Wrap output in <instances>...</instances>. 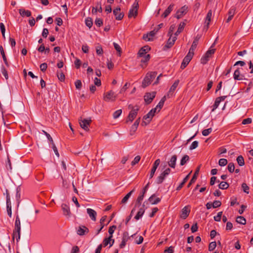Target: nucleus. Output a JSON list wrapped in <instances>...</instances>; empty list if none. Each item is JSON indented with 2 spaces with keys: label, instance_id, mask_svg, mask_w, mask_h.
Returning <instances> with one entry per match:
<instances>
[{
  "label": "nucleus",
  "instance_id": "f257e3e1",
  "mask_svg": "<svg viewBox=\"0 0 253 253\" xmlns=\"http://www.w3.org/2000/svg\"><path fill=\"white\" fill-rule=\"evenodd\" d=\"M157 75L156 72H150L146 74L142 83V86L143 88L148 86L151 83V82L155 79Z\"/></svg>",
  "mask_w": 253,
  "mask_h": 253
},
{
  "label": "nucleus",
  "instance_id": "f03ea898",
  "mask_svg": "<svg viewBox=\"0 0 253 253\" xmlns=\"http://www.w3.org/2000/svg\"><path fill=\"white\" fill-rule=\"evenodd\" d=\"M156 112V108H153L151 109L148 113H147L146 115H145L143 117V119L145 121H143L141 125L143 126H146L148 124H149L150 122V121L152 120V119L154 116Z\"/></svg>",
  "mask_w": 253,
  "mask_h": 253
},
{
  "label": "nucleus",
  "instance_id": "7ed1b4c3",
  "mask_svg": "<svg viewBox=\"0 0 253 253\" xmlns=\"http://www.w3.org/2000/svg\"><path fill=\"white\" fill-rule=\"evenodd\" d=\"M117 98V95H116L112 90H110L103 95V99L106 102H114Z\"/></svg>",
  "mask_w": 253,
  "mask_h": 253
},
{
  "label": "nucleus",
  "instance_id": "20e7f679",
  "mask_svg": "<svg viewBox=\"0 0 253 253\" xmlns=\"http://www.w3.org/2000/svg\"><path fill=\"white\" fill-rule=\"evenodd\" d=\"M139 110L138 106H136V108H133L129 113L126 119V123L132 122L136 118L138 111Z\"/></svg>",
  "mask_w": 253,
  "mask_h": 253
},
{
  "label": "nucleus",
  "instance_id": "39448f33",
  "mask_svg": "<svg viewBox=\"0 0 253 253\" xmlns=\"http://www.w3.org/2000/svg\"><path fill=\"white\" fill-rule=\"evenodd\" d=\"M215 49H211V48L209 49L205 55L203 56L201 59V63L203 64H206L209 60L210 58L214 53Z\"/></svg>",
  "mask_w": 253,
  "mask_h": 253
},
{
  "label": "nucleus",
  "instance_id": "423d86ee",
  "mask_svg": "<svg viewBox=\"0 0 253 253\" xmlns=\"http://www.w3.org/2000/svg\"><path fill=\"white\" fill-rule=\"evenodd\" d=\"M139 6L138 2H134L132 6V8L130 9L128 12V16L129 18L132 17H136L138 13V8Z\"/></svg>",
  "mask_w": 253,
  "mask_h": 253
},
{
  "label": "nucleus",
  "instance_id": "0eeeda50",
  "mask_svg": "<svg viewBox=\"0 0 253 253\" xmlns=\"http://www.w3.org/2000/svg\"><path fill=\"white\" fill-rule=\"evenodd\" d=\"M194 55V53H191V52L188 53L187 55L184 58L182 62L181 65V68L182 69H184L187 65L189 64L192 58H193Z\"/></svg>",
  "mask_w": 253,
  "mask_h": 253
},
{
  "label": "nucleus",
  "instance_id": "6e6552de",
  "mask_svg": "<svg viewBox=\"0 0 253 253\" xmlns=\"http://www.w3.org/2000/svg\"><path fill=\"white\" fill-rule=\"evenodd\" d=\"M156 92L155 91H153L151 92L146 93L144 96V99L145 102L147 104H149L152 102L153 99L155 98L156 96Z\"/></svg>",
  "mask_w": 253,
  "mask_h": 253
},
{
  "label": "nucleus",
  "instance_id": "1a4fd4ad",
  "mask_svg": "<svg viewBox=\"0 0 253 253\" xmlns=\"http://www.w3.org/2000/svg\"><path fill=\"white\" fill-rule=\"evenodd\" d=\"M187 11L188 7L186 5H184L177 11L175 17L177 19H179L186 14Z\"/></svg>",
  "mask_w": 253,
  "mask_h": 253
},
{
  "label": "nucleus",
  "instance_id": "9d476101",
  "mask_svg": "<svg viewBox=\"0 0 253 253\" xmlns=\"http://www.w3.org/2000/svg\"><path fill=\"white\" fill-rule=\"evenodd\" d=\"M91 120L84 119L80 121V125L81 127L86 131L89 130L88 126L91 123Z\"/></svg>",
  "mask_w": 253,
  "mask_h": 253
},
{
  "label": "nucleus",
  "instance_id": "9b49d317",
  "mask_svg": "<svg viewBox=\"0 0 253 253\" xmlns=\"http://www.w3.org/2000/svg\"><path fill=\"white\" fill-rule=\"evenodd\" d=\"M190 212V209L189 206H185L181 210L180 217L185 219H186Z\"/></svg>",
  "mask_w": 253,
  "mask_h": 253
},
{
  "label": "nucleus",
  "instance_id": "f8f14e48",
  "mask_svg": "<svg viewBox=\"0 0 253 253\" xmlns=\"http://www.w3.org/2000/svg\"><path fill=\"white\" fill-rule=\"evenodd\" d=\"M130 237L129 236L128 233L127 232H125L123 234L122 241L120 245V248H123L126 245V243L129 239Z\"/></svg>",
  "mask_w": 253,
  "mask_h": 253
},
{
  "label": "nucleus",
  "instance_id": "ddd939ff",
  "mask_svg": "<svg viewBox=\"0 0 253 253\" xmlns=\"http://www.w3.org/2000/svg\"><path fill=\"white\" fill-rule=\"evenodd\" d=\"M160 160L159 159H157L154 162V163L153 165V167L151 170V172L150 173V175H149L150 178H152L153 177V176L155 174V172L158 167L160 165Z\"/></svg>",
  "mask_w": 253,
  "mask_h": 253
},
{
  "label": "nucleus",
  "instance_id": "4468645a",
  "mask_svg": "<svg viewBox=\"0 0 253 253\" xmlns=\"http://www.w3.org/2000/svg\"><path fill=\"white\" fill-rule=\"evenodd\" d=\"M200 39V37L197 35L194 39V41L192 44V45L189 49V52L194 54V50L196 48L199 41Z\"/></svg>",
  "mask_w": 253,
  "mask_h": 253
},
{
  "label": "nucleus",
  "instance_id": "2eb2a0df",
  "mask_svg": "<svg viewBox=\"0 0 253 253\" xmlns=\"http://www.w3.org/2000/svg\"><path fill=\"white\" fill-rule=\"evenodd\" d=\"M120 10L121 8L120 7H117L113 10V13L116 17V20H121L124 16V13L120 12Z\"/></svg>",
  "mask_w": 253,
  "mask_h": 253
},
{
  "label": "nucleus",
  "instance_id": "dca6fc26",
  "mask_svg": "<svg viewBox=\"0 0 253 253\" xmlns=\"http://www.w3.org/2000/svg\"><path fill=\"white\" fill-rule=\"evenodd\" d=\"M13 232H21V222L19 216L17 215L14 223V228Z\"/></svg>",
  "mask_w": 253,
  "mask_h": 253
},
{
  "label": "nucleus",
  "instance_id": "f3484780",
  "mask_svg": "<svg viewBox=\"0 0 253 253\" xmlns=\"http://www.w3.org/2000/svg\"><path fill=\"white\" fill-rule=\"evenodd\" d=\"M89 232L88 229L85 226H80L77 231V234L80 236H83Z\"/></svg>",
  "mask_w": 253,
  "mask_h": 253
},
{
  "label": "nucleus",
  "instance_id": "a211bd4d",
  "mask_svg": "<svg viewBox=\"0 0 253 253\" xmlns=\"http://www.w3.org/2000/svg\"><path fill=\"white\" fill-rule=\"evenodd\" d=\"M169 38L168 39L167 44L165 45L164 48H170L171 47L174 43L177 38L176 36L170 37L169 36Z\"/></svg>",
  "mask_w": 253,
  "mask_h": 253
},
{
  "label": "nucleus",
  "instance_id": "6ab92c4d",
  "mask_svg": "<svg viewBox=\"0 0 253 253\" xmlns=\"http://www.w3.org/2000/svg\"><path fill=\"white\" fill-rule=\"evenodd\" d=\"M86 211L91 220L94 221H96L97 215L96 212L94 210L90 208L87 209Z\"/></svg>",
  "mask_w": 253,
  "mask_h": 253
},
{
  "label": "nucleus",
  "instance_id": "aec40b11",
  "mask_svg": "<svg viewBox=\"0 0 253 253\" xmlns=\"http://www.w3.org/2000/svg\"><path fill=\"white\" fill-rule=\"evenodd\" d=\"M150 48L148 46L142 47L138 52V56H143L147 55V53L150 50Z\"/></svg>",
  "mask_w": 253,
  "mask_h": 253
},
{
  "label": "nucleus",
  "instance_id": "412c9836",
  "mask_svg": "<svg viewBox=\"0 0 253 253\" xmlns=\"http://www.w3.org/2000/svg\"><path fill=\"white\" fill-rule=\"evenodd\" d=\"M61 208L64 215L69 216L71 214V211L69 207L65 204H62L61 205Z\"/></svg>",
  "mask_w": 253,
  "mask_h": 253
},
{
  "label": "nucleus",
  "instance_id": "4be33fe9",
  "mask_svg": "<svg viewBox=\"0 0 253 253\" xmlns=\"http://www.w3.org/2000/svg\"><path fill=\"white\" fill-rule=\"evenodd\" d=\"M174 7V4H170L169 7L165 10L164 12L162 15V17L164 18L167 17L171 12V11L173 10Z\"/></svg>",
  "mask_w": 253,
  "mask_h": 253
},
{
  "label": "nucleus",
  "instance_id": "5701e85b",
  "mask_svg": "<svg viewBox=\"0 0 253 253\" xmlns=\"http://www.w3.org/2000/svg\"><path fill=\"white\" fill-rule=\"evenodd\" d=\"M200 167L197 168V169L196 170L194 175L192 176V178L190 180L189 183L187 185V187L189 188L190 187V186L195 182L197 178V175L198 174L199 171Z\"/></svg>",
  "mask_w": 253,
  "mask_h": 253
},
{
  "label": "nucleus",
  "instance_id": "b1692460",
  "mask_svg": "<svg viewBox=\"0 0 253 253\" xmlns=\"http://www.w3.org/2000/svg\"><path fill=\"white\" fill-rule=\"evenodd\" d=\"M177 160V156L175 155H173L170 158L169 161L168 162L169 166L171 168H175L176 162Z\"/></svg>",
  "mask_w": 253,
  "mask_h": 253
},
{
  "label": "nucleus",
  "instance_id": "393cba45",
  "mask_svg": "<svg viewBox=\"0 0 253 253\" xmlns=\"http://www.w3.org/2000/svg\"><path fill=\"white\" fill-rule=\"evenodd\" d=\"M155 196H156L155 194H153L148 199V201L152 205L157 204L161 201V199L160 198H156L155 199H154V198L155 197Z\"/></svg>",
  "mask_w": 253,
  "mask_h": 253
},
{
  "label": "nucleus",
  "instance_id": "a878e982",
  "mask_svg": "<svg viewBox=\"0 0 253 253\" xmlns=\"http://www.w3.org/2000/svg\"><path fill=\"white\" fill-rule=\"evenodd\" d=\"M233 77L235 80H242L243 79V76L241 75L239 69L236 70L234 73Z\"/></svg>",
  "mask_w": 253,
  "mask_h": 253
},
{
  "label": "nucleus",
  "instance_id": "bb28decb",
  "mask_svg": "<svg viewBox=\"0 0 253 253\" xmlns=\"http://www.w3.org/2000/svg\"><path fill=\"white\" fill-rule=\"evenodd\" d=\"M144 206H145L144 204H143L142 205V207L141 208L139 209V211L137 212L136 215L134 217V218L136 220H138L140 218H141L143 216V215L145 212V210L143 208L144 207Z\"/></svg>",
  "mask_w": 253,
  "mask_h": 253
},
{
  "label": "nucleus",
  "instance_id": "cd10ccee",
  "mask_svg": "<svg viewBox=\"0 0 253 253\" xmlns=\"http://www.w3.org/2000/svg\"><path fill=\"white\" fill-rule=\"evenodd\" d=\"M168 175L166 174L164 172H163L161 173V174L157 177L156 180V182L157 184H159L162 183L164 179H165V177Z\"/></svg>",
  "mask_w": 253,
  "mask_h": 253
},
{
  "label": "nucleus",
  "instance_id": "c85d7f7f",
  "mask_svg": "<svg viewBox=\"0 0 253 253\" xmlns=\"http://www.w3.org/2000/svg\"><path fill=\"white\" fill-rule=\"evenodd\" d=\"M166 100V96H164L161 99L160 101L158 103V104L156 106V107L155 108H156V110L158 109V112L160 111V110L162 109L163 106H164V103L165 101Z\"/></svg>",
  "mask_w": 253,
  "mask_h": 253
},
{
  "label": "nucleus",
  "instance_id": "c756f323",
  "mask_svg": "<svg viewBox=\"0 0 253 253\" xmlns=\"http://www.w3.org/2000/svg\"><path fill=\"white\" fill-rule=\"evenodd\" d=\"M185 26V23L184 22H181L177 30L174 34V36H177L184 29V28Z\"/></svg>",
  "mask_w": 253,
  "mask_h": 253
},
{
  "label": "nucleus",
  "instance_id": "7c9ffc66",
  "mask_svg": "<svg viewBox=\"0 0 253 253\" xmlns=\"http://www.w3.org/2000/svg\"><path fill=\"white\" fill-rule=\"evenodd\" d=\"M98 11L99 12H102V8L101 7V4L100 2H98L97 3V6L96 7H93L92 9V12L93 14L96 13Z\"/></svg>",
  "mask_w": 253,
  "mask_h": 253
},
{
  "label": "nucleus",
  "instance_id": "2f4dec72",
  "mask_svg": "<svg viewBox=\"0 0 253 253\" xmlns=\"http://www.w3.org/2000/svg\"><path fill=\"white\" fill-rule=\"evenodd\" d=\"M192 172V171L183 179L182 182L179 185V186L176 188V190H180L183 185L185 184V183L187 181L189 178V175Z\"/></svg>",
  "mask_w": 253,
  "mask_h": 253
},
{
  "label": "nucleus",
  "instance_id": "473e14b6",
  "mask_svg": "<svg viewBox=\"0 0 253 253\" xmlns=\"http://www.w3.org/2000/svg\"><path fill=\"white\" fill-rule=\"evenodd\" d=\"M134 189H133V190H132L131 191H130L129 193H128L123 198V199L122 200V201H121V203L122 204H126L128 199L130 198V197L131 196V195H132V194L134 192Z\"/></svg>",
  "mask_w": 253,
  "mask_h": 253
},
{
  "label": "nucleus",
  "instance_id": "72a5a7b5",
  "mask_svg": "<svg viewBox=\"0 0 253 253\" xmlns=\"http://www.w3.org/2000/svg\"><path fill=\"white\" fill-rule=\"evenodd\" d=\"M0 51L5 64L6 66L8 67L9 64L8 63L6 56L5 55L3 48L2 46H0Z\"/></svg>",
  "mask_w": 253,
  "mask_h": 253
},
{
  "label": "nucleus",
  "instance_id": "f704fd0d",
  "mask_svg": "<svg viewBox=\"0 0 253 253\" xmlns=\"http://www.w3.org/2000/svg\"><path fill=\"white\" fill-rule=\"evenodd\" d=\"M19 13L22 16H26L27 17H30L31 15V12L29 10H26L23 9H19Z\"/></svg>",
  "mask_w": 253,
  "mask_h": 253
},
{
  "label": "nucleus",
  "instance_id": "c9c22d12",
  "mask_svg": "<svg viewBox=\"0 0 253 253\" xmlns=\"http://www.w3.org/2000/svg\"><path fill=\"white\" fill-rule=\"evenodd\" d=\"M7 202H6V209L7 214L10 217H11L12 215V210H11V202L9 201V199L7 198Z\"/></svg>",
  "mask_w": 253,
  "mask_h": 253
},
{
  "label": "nucleus",
  "instance_id": "e433bc0d",
  "mask_svg": "<svg viewBox=\"0 0 253 253\" xmlns=\"http://www.w3.org/2000/svg\"><path fill=\"white\" fill-rule=\"evenodd\" d=\"M211 16H212V10H210L207 13V15L206 18V21H205V23H207V28H208L210 22L211 20Z\"/></svg>",
  "mask_w": 253,
  "mask_h": 253
},
{
  "label": "nucleus",
  "instance_id": "4c0bfd02",
  "mask_svg": "<svg viewBox=\"0 0 253 253\" xmlns=\"http://www.w3.org/2000/svg\"><path fill=\"white\" fill-rule=\"evenodd\" d=\"M138 57L141 58L140 62L141 63H147L150 58V54H147L146 55H143V56H138Z\"/></svg>",
  "mask_w": 253,
  "mask_h": 253
},
{
  "label": "nucleus",
  "instance_id": "58836bf2",
  "mask_svg": "<svg viewBox=\"0 0 253 253\" xmlns=\"http://www.w3.org/2000/svg\"><path fill=\"white\" fill-rule=\"evenodd\" d=\"M235 14V9L234 8L231 9L228 11V17L226 20V22L228 23L233 18Z\"/></svg>",
  "mask_w": 253,
  "mask_h": 253
},
{
  "label": "nucleus",
  "instance_id": "ea45409f",
  "mask_svg": "<svg viewBox=\"0 0 253 253\" xmlns=\"http://www.w3.org/2000/svg\"><path fill=\"white\" fill-rule=\"evenodd\" d=\"M139 125H137V124L134 123L132 126H131V128L130 129V132H129V133H130V135H133L135 131H136L137 129V127Z\"/></svg>",
  "mask_w": 253,
  "mask_h": 253
},
{
  "label": "nucleus",
  "instance_id": "a19ab883",
  "mask_svg": "<svg viewBox=\"0 0 253 253\" xmlns=\"http://www.w3.org/2000/svg\"><path fill=\"white\" fill-rule=\"evenodd\" d=\"M236 221L238 223H240L242 225H245L246 223V219L243 216H239L237 217Z\"/></svg>",
  "mask_w": 253,
  "mask_h": 253
},
{
  "label": "nucleus",
  "instance_id": "79ce46f5",
  "mask_svg": "<svg viewBox=\"0 0 253 253\" xmlns=\"http://www.w3.org/2000/svg\"><path fill=\"white\" fill-rule=\"evenodd\" d=\"M21 232H13L12 233V240L14 241L15 238H16L17 242H18L20 239Z\"/></svg>",
  "mask_w": 253,
  "mask_h": 253
},
{
  "label": "nucleus",
  "instance_id": "37998d69",
  "mask_svg": "<svg viewBox=\"0 0 253 253\" xmlns=\"http://www.w3.org/2000/svg\"><path fill=\"white\" fill-rule=\"evenodd\" d=\"M237 162L238 163V164L240 166H243L244 165H245V161H244V158L242 156L240 155V156H239L237 158Z\"/></svg>",
  "mask_w": 253,
  "mask_h": 253
},
{
  "label": "nucleus",
  "instance_id": "c03bdc74",
  "mask_svg": "<svg viewBox=\"0 0 253 253\" xmlns=\"http://www.w3.org/2000/svg\"><path fill=\"white\" fill-rule=\"evenodd\" d=\"M229 184L226 182L222 181L218 185V187L221 189H227L229 187Z\"/></svg>",
  "mask_w": 253,
  "mask_h": 253
},
{
  "label": "nucleus",
  "instance_id": "a18cd8bd",
  "mask_svg": "<svg viewBox=\"0 0 253 253\" xmlns=\"http://www.w3.org/2000/svg\"><path fill=\"white\" fill-rule=\"evenodd\" d=\"M179 84V80H176L174 83L171 86L169 92L170 93L171 92H173L176 87H177Z\"/></svg>",
  "mask_w": 253,
  "mask_h": 253
},
{
  "label": "nucleus",
  "instance_id": "49530a36",
  "mask_svg": "<svg viewBox=\"0 0 253 253\" xmlns=\"http://www.w3.org/2000/svg\"><path fill=\"white\" fill-rule=\"evenodd\" d=\"M112 237L113 236H110L108 238H105L104 239L103 241V245L104 247H106L108 244L110 245Z\"/></svg>",
  "mask_w": 253,
  "mask_h": 253
},
{
  "label": "nucleus",
  "instance_id": "de8ad7c7",
  "mask_svg": "<svg viewBox=\"0 0 253 253\" xmlns=\"http://www.w3.org/2000/svg\"><path fill=\"white\" fill-rule=\"evenodd\" d=\"M189 160V157L188 155H185L181 159L180 161V165H184L186 162Z\"/></svg>",
  "mask_w": 253,
  "mask_h": 253
},
{
  "label": "nucleus",
  "instance_id": "09e8293b",
  "mask_svg": "<svg viewBox=\"0 0 253 253\" xmlns=\"http://www.w3.org/2000/svg\"><path fill=\"white\" fill-rule=\"evenodd\" d=\"M57 76L58 79L60 81H61V82L64 81L65 75L62 72L57 71Z\"/></svg>",
  "mask_w": 253,
  "mask_h": 253
},
{
  "label": "nucleus",
  "instance_id": "8fccbe9b",
  "mask_svg": "<svg viewBox=\"0 0 253 253\" xmlns=\"http://www.w3.org/2000/svg\"><path fill=\"white\" fill-rule=\"evenodd\" d=\"M228 163L227 160L226 159L222 158L219 159L218 164L221 167L226 166Z\"/></svg>",
  "mask_w": 253,
  "mask_h": 253
},
{
  "label": "nucleus",
  "instance_id": "3c124183",
  "mask_svg": "<svg viewBox=\"0 0 253 253\" xmlns=\"http://www.w3.org/2000/svg\"><path fill=\"white\" fill-rule=\"evenodd\" d=\"M227 169H228V171L230 172H231V173L233 172L235 170V166H234V163H229V164L228 165Z\"/></svg>",
  "mask_w": 253,
  "mask_h": 253
},
{
  "label": "nucleus",
  "instance_id": "603ef678",
  "mask_svg": "<svg viewBox=\"0 0 253 253\" xmlns=\"http://www.w3.org/2000/svg\"><path fill=\"white\" fill-rule=\"evenodd\" d=\"M85 24L86 26L90 28L92 26V21L91 18L88 17L85 19Z\"/></svg>",
  "mask_w": 253,
  "mask_h": 253
},
{
  "label": "nucleus",
  "instance_id": "864d4df0",
  "mask_svg": "<svg viewBox=\"0 0 253 253\" xmlns=\"http://www.w3.org/2000/svg\"><path fill=\"white\" fill-rule=\"evenodd\" d=\"M216 247V243L215 241L212 242L210 243L209 246V251H212Z\"/></svg>",
  "mask_w": 253,
  "mask_h": 253
},
{
  "label": "nucleus",
  "instance_id": "5fc2aeb1",
  "mask_svg": "<svg viewBox=\"0 0 253 253\" xmlns=\"http://www.w3.org/2000/svg\"><path fill=\"white\" fill-rule=\"evenodd\" d=\"M0 29L1 32V34L2 36V37L5 39V28L4 25L3 23H0Z\"/></svg>",
  "mask_w": 253,
  "mask_h": 253
},
{
  "label": "nucleus",
  "instance_id": "6e6d98bb",
  "mask_svg": "<svg viewBox=\"0 0 253 253\" xmlns=\"http://www.w3.org/2000/svg\"><path fill=\"white\" fill-rule=\"evenodd\" d=\"M198 145H199L198 141H193L192 142V143L190 145V146L189 147V149L191 150L195 149H196V148L198 147Z\"/></svg>",
  "mask_w": 253,
  "mask_h": 253
},
{
  "label": "nucleus",
  "instance_id": "4d7b16f0",
  "mask_svg": "<svg viewBox=\"0 0 253 253\" xmlns=\"http://www.w3.org/2000/svg\"><path fill=\"white\" fill-rule=\"evenodd\" d=\"M242 188L244 191V192H245L247 194L249 193V187L247 185L246 183H243L242 184Z\"/></svg>",
  "mask_w": 253,
  "mask_h": 253
},
{
  "label": "nucleus",
  "instance_id": "13d9d810",
  "mask_svg": "<svg viewBox=\"0 0 253 253\" xmlns=\"http://www.w3.org/2000/svg\"><path fill=\"white\" fill-rule=\"evenodd\" d=\"M175 25L174 24H172L170 26L169 32L168 33V36L172 37V33H173V31L175 29Z\"/></svg>",
  "mask_w": 253,
  "mask_h": 253
},
{
  "label": "nucleus",
  "instance_id": "bf43d9fd",
  "mask_svg": "<svg viewBox=\"0 0 253 253\" xmlns=\"http://www.w3.org/2000/svg\"><path fill=\"white\" fill-rule=\"evenodd\" d=\"M220 102H221L217 99V98H216L213 105V108L211 110L212 112H213L218 107Z\"/></svg>",
  "mask_w": 253,
  "mask_h": 253
},
{
  "label": "nucleus",
  "instance_id": "052dcab7",
  "mask_svg": "<svg viewBox=\"0 0 253 253\" xmlns=\"http://www.w3.org/2000/svg\"><path fill=\"white\" fill-rule=\"evenodd\" d=\"M6 167L8 170H11L12 166H11V162H10V159H9L8 156H7V160L6 163Z\"/></svg>",
  "mask_w": 253,
  "mask_h": 253
},
{
  "label": "nucleus",
  "instance_id": "680f3d73",
  "mask_svg": "<svg viewBox=\"0 0 253 253\" xmlns=\"http://www.w3.org/2000/svg\"><path fill=\"white\" fill-rule=\"evenodd\" d=\"M122 111L121 109L116 111L113 114V118L114 119H117L121 115Z\"/></svg>",
  "mask_w": 253,
  "mask_h": 253
},
{
  "label": "nucleus",
  "instance_id": "e2e57ef3",
  "mask_svg": "<svg viewBox=\"0 0 253 253\" xmlns=\"http://www.w3.org/2000/svg\"><path fill=\"white\" fill-rule=\"evenodd\" d=\"M96 52L98 55H102L103 54V50L101 45H98L96 47Z\"/></svg>",
  "mask_w": 253,
  "mask_h": 253
},
{
  "label": "nucleus",
  "instance_id": "0e129e2a",
  "mask_svg": "<svg viewBox=\"0 0 253 253\" xmlns=\"http://www.w3.org/2000/svg\"><path fill=\"white\" fill-rule=\"evenodd\" d=\"M95 24L98 27H100L103 24V20L101 18H97L95 20Z\"/></svg>",
  "mask_w": 253,
  "mask_h": 253
},
{
  "label": "nucleus",
  "instance_id": "69168bd1",
  "mask_svg": "<svg viewBox=\"0 0 253 253\" xmlns=\"http://www.w3.org/2000/svg\"><path fill=\"white\" fill-rule=\"evenodd\" d=\"M1 70L2 74L5 77V79L7 80L8 79V76L7 72L6 70L5 69V68L3 66H2Z\"/></svg>",
  "mask_w": 253,
  "mask_h": 253
},
{
  "label": "nucleus",
  "instance_id": "338daca9",
  "mask_svg": "<svg viewBox=\"0 0 253 253\" xmlns=\"http://www.w3.org/2000/svg\"><path fill=\"white\" fill-rule=\"evenodd\" d=\"M221 205V202L220 201H214L212 203V208H216L220 207Z\"/></svg>",
  "mask_w": 253,
  "mask_h": 253
},
{
  "label": "nucleus",
  "instance_id": "774afa93",
  "mask_svg": "<svg viewBox=\"0 0 253 253\" xmlns=\"http://www.w3.org/2000/svg\"><path fill=\"white\" fill-rule=\"evenodd\" d=\"M212 131L211 128H209L203 130L202 134L204 136H208Z\"/></svg>",
  "mask_w": 253,
  "mask_h": 253
}]
</instances>
